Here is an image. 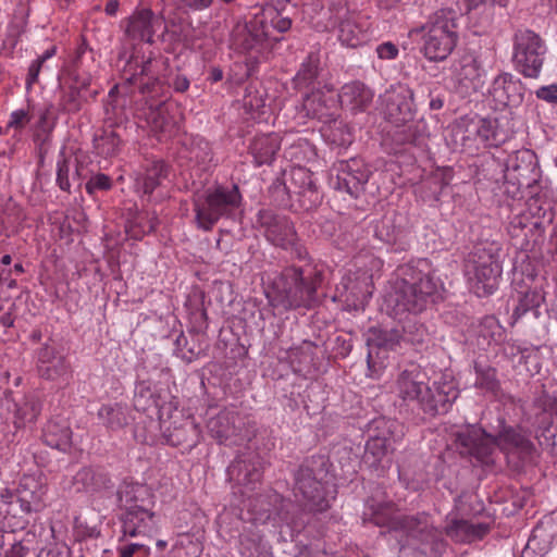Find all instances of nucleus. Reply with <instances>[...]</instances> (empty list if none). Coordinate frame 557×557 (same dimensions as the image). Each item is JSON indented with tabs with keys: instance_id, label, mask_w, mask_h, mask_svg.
I'll return each mask as SVG.
<instances>
[{
	"instance_id": "obj_1",
	"label": "nucleus",
	"mask_w": 557,
	"mask_h": 557,
	"mask_svg": "<svg viewBox=\"0 0 557 557\" xmlns=\"http://www.w3.org/2000/svg\"><path fill=\"white\" fill-rule=\"evenodd\" d=\"M323 272L311 263L285 268L274 282V302L285 310L311 309L319 304Z\"/></svg>"
},
{
	"instance_id": "obj_2",
	"label": "nucleus",
	"mask_w": 557,
	"mask_h": 557,
	"mask_svg": "<svg viewBox=\"0 0 557 557\" xmlns=\"http://www.w3.org/2000/svg\"><path fill=\"white\" fill-rule=\"evenodd\" d=\"M46 494L41 475L25 474L16 492L5 491L0 496V516L2 517V533H15L24 530L27 520L24 515L38 511L42 506Z\"/></svg>"
},
{
	"instance_id": "obj_3",
	"label": "nucleus",
	"mask_w": 557,
	"mask_h": 557,
	"mask_svg": "<svg viewBox=\"0 0 557 557\" xmlns=\"http://www.w3.org/2000/svg\"><path fill=\"white\" fill-rule=\"evenodd\" d=\"M242 194L236 184L216 185L194 198L196 226L209 232L222 219L234 220L242 206Z\"/></svg>"
},
{
	"instance_id": "obj_4",
	"label": "nucleus",
	"mask_w": 557,
	"mask_h": 557,
	"mask_svg": "<svg viewBox=\"0 0 557 557\" xmlns=\"http://www.w3.org/2000/svg\"><path fill=\"white\" fill-rule=\"evenodd\" d=\"M404 275L396 282L391 301L397 313H420L434 302L440 281L432 273H424L413 268H407Z\"/></svg>"
},
{
	"instance_id": "obj_5",
	"label": "nucleus",
	"mask_w": 557,
	"mask_h": 557,
	"mask_svg": "<svg viewBox=\"0 0 557 557\" xmlns=\"http://www.w3.org/2000/svg\"><path fill=\"white\" fill-rule=\"evenodd\" d=\"M329 468V459L318 455L305 459L294 473L295 495L304 498L310 511L323 512L330 508L326 497Z\"/></svg>"
},
{
	"instance_id": "obj_6",
	"label": "nucleus",
	"mask_w": 557,
	"mask_h": 557,
	"mask_svg": "<svg viewBox=\"0 0 557 557\" xmlns=\"http://www.w3.org/2000/svg\"><path fill=\"white\" fill-rule=\"evenodd\" d=\"M458 12L441 9L421 27L424 55L432 61L445 60L455 49L458 39Z\"/></svg>"
},
{
	"instance_id": "obj_7",
	"label": "nucleus",
	"mask_w": 557,
	"mask_h": 557,
	"mask_svg": "<svg viewBox=\"0 0 557 557\" xmlns=\"http://www.w3.org/2000/svg\"><path fill=\"white\" fill-rule=\"evenodd\" d=\"M413 90L406 85L391 86L383 95L385 119L396 127H405L396 139L398 144L419 145L421 133L412 124L416 116Z\"/></svg>"
},
{
	"instance_id": "obj_8",
	"label": "nucleus",
	"mask_w": 557,
	"mask_h": 557,
	"mask_svg": "<svg viewBox=\"0 0 557 557\" xmlns=\"http://www.w3.org/2000/svg\"><path fill=\"white\" fill-rule=\"evenodd\" d=\"M85 61L94 63L95 58L92 50L83 39L72 59L74 66L72 83L64 89L60 99V106L65 113H78L99 95V89L94 87L91 75L83 73Z\"/></svg>"
},
{
	"instance_id": "obj_9",
	"label": "nucleus",
	"mask_w": 557,
	"mask_h": 557,
	"mask_svg": "<svg viewBox=\"0 0 557 557\" xmlns=\"http://www.w3.org/2000/svg\"><path fill=\"white\" fill-rule=\"evenodd\" d=\"M547 53L541 36L531 29H518L513 35L512 63L515 69L528 78H537Z\"/></svg>"
},
{
	"instance_id": "obj_10",
	"label": "nucleus",
	"mask_w": 557,
	"mask_h": 557,
	"mask_svg": "<svg viewBox=\"0 0 557 557\" xmlns=\"http://www.w3.org/2000/svg\"><path fill=\"white\" fill-rule=\"evenodd\" d=\"M253 510L260 519L277 520L287 525L292 533H300L306 524V513L300 505L284 498L277 492H269L255 498Z\"/></svg>"
},
{
	"instance_id": "obj_11",
	"label": "nucleus",
	"mask_w": 557,
	"mask_h": 557,
	"mask_svg": "<svg viewBox=\"0 0 557 557\" xmlns=\"http://www.w3.org/2000/svg\"><path fill=\"white\" fill-rule=\"evenodd\" d=\"M541 169L535 153L529 149L510 154L505 164V180L517 188L529 189L531 198L540 194Z\"/></svg>"
},
{
	"instance_id": "obj_12",
	"label": "nucleus",
	"mask_w": 557,
	"mask_h": 557,
	"mask_svg": "<svg viewBox=\"0 0 557 557\" xmlns=\"http://www.w3.org/2000/svg\"><path fill=\"white\" fill-rule=\"evenodd\" d=\"M277 41L280 38L269 30L268 21L259 15L245 24H237L232 34V46L243 53H260Z\"/></svg>"
},
{
	"instance_id": "obj_13",
	"label": "nucleus",
	"mask_w": 557,
	"mask_h": 557,
	"mask_svg": "<svg viewBox=\"0 0 557 557\" xmlns=\"http://www.w3.org/2000/svg\"><path fill=\"white\" fill-rule=\"evenodd\" d=\"M456 444L460 455L475 459L479 463L490 466L495 462L497 441L483 429L472 425L456 433Z\"/></svg>"
},
{
	"instance_id": "obj_14",
	"label": "nucleus",
	"mask_w": 557,
	"mask_h": 557,
	"mask_svg": "<svg viewBox=\"0 0 557 557\" xmlns=\"http://www.w3.org/2000/svg\"><path fill=\"white\" fill-rule=\"evenodd\" d=\"M256 227L274 246L288 249L296 238V231L293 222L283 214L270 209H262L257 213Z\"/></svg>"
},
{
	"instance_id": "obj_15",
	"label": "nucleus",
	"mask_w": 557,
	"mask_h": 557,
	"mask_svg": "<svg viewBox=\"0 0 557 557\" xmlns=\"http://www.w3.org/2000/svg\"><path fill=\"white\" fill-rule=\"evenodd\" d=\"M336 170L335 188L347 193L352 198H358L364 190L371 171L360 158L339 160L334 165Z\"/></svg>"
},
{
	"instance_id": "obj_16",
	"label": "nucleus",
	"mask_w": 557,
	"mask_h": 557,
	"mask_svg": "<svg viewBox=\"0 0 557 557\" xmlns=\"http://www.w3.org/2000/svg\"><path fill=\"white\" fill-rule=\"evenodd\" d=\"M366 343L369 348L367 356L368 373L369 377H379L384 366L381 362H376L374 358L375 350H395L401 344V332L398 327L382 329L379 326H372L366 333Z\"/></svg>"
},
{
	"instance_id": "obj_17",
	"label": "nucleus",
	"mask_w": 557,
	"mask_h": 557,
	"mask_svg": "<svg viewBox=\"0 0 557 557\" xmlns=\"http://www.w3.org/2000/svg\"><path fill=\"white\" fill-rule=\"evenodd\" d=\"M458 395L459 391L453 382H433L425 385L416 404L425 414L435 417L446 413Z\"/></svg>"
},
{
	"instance_id": "obj_18",
	"label": "nucleus",
	"mask_w": 557,
	"mask_h": 557,
	"mask_svg": "<svg viewBox=\"0 0 557 557\" xmlns=\"http://www.w3.org/2000/svg\"><path fill=\"white\" fill-rule=\"evenodd\" d=\"M333 86L324 84L323 88H317L306 94L298 111L299 115L317 119L323 124L327 121H334L337 111V99L333 95Z\"/></svg>"
},
{
	"instance_id": "obj_19",
	"label": "nucleus",
	"mask_w": 557,
	"mask_h": 557,
	"mask_svg": "<svg viewBox=\"0 0 557 557\" xmlns=\"http://www.w3.org/2000/svg\"><path fill=\"white\" fill-rule=\"evenodd\" d=\"M162 29V36L166 33V25L161 15H156L150 9L136 11L127 22L125 33L133 40L153 44L154 34Z\"/></svg>"
},
{
	"instance_id": "obj_20",
	"label": "nucleus",
	"mask_w": 557,
	"mask_h": 557,
	"mask_svg": "<svg viewBox=\"0 0 557 557\" xmlns=\"http://www.w3.org/2000/svg\"><path fill=\"white\" fill-rule=\"evenodd\" d=\"M154 73V61L148 58L141 63L140 72L127 79L131 84L138 85L140 94L147 98L148 106L151 102H159L158 99L165 100L169 94L168 87L160 78L153 76Z\"/></svg>"
},
{
	"instance_id": "obj_21",
	"label": "nucleus",
	"mask_w": 557,
	"mask_h": 557,
	"mask_svg": "<svg viewBox=\"0 0 557 557\" xmlns=\"http://www.w3.org/2000/svg\"><path fill=\"white\" fill-rule=\"evenodd\" d=\"M120 521L123 536L151 537L157 530V516L150 507L123 511Z\"/></svg>"
},
{
	"instance_id": "obj_22",
	"label": "nucleus",
	"mask_w": 557,
	"mask_h": 557,
	"mask_svg": "<svg viewBox=\"0 0 557 557\" xmlns=\"http://www.w3.org/2000/svg\"><path fill=\"white\" fill-rule=\"evenodd\" d=\"M284 175L286 176V173ZM286 180L293 195L302 198V206L312 207L320 202L317 185L312 178V173L308 169L302 166L293 168Z\"/></svg>"
},
{
	"instance_id": "obj_23",
	"label": "nucleus",
	"mask_w": 557,
	"mask_h": 557,
	"mask_svg": "<svg viewBox=\"0 0 557 557\" xmlns=\"http://www.w3.org/2000/svg\"><path fill=\"white\" fill-rule=\"evenodd\" d=\"M426 384L425 373L412 364L399 373L396 381L397 394L406 403H416Z\"/></svg>"
},
{
	"instance_id": "obj_24",
	"label": "nucleus",
	"mask_w": 557,
	"mask_h": 557,
	"mask_svg": "<svg viewBox=\"0 0 557 557\" xmlns=\"http://www.w3.org/2000/svg\"><path fill=\"white\" fill-rule=\"evenodd\" d=\"M116 496L123 511L148 508L152 504L150 490L139 483L124 482L119 486Z\"/></svg>"
},
{
	"instance_id": "obj_25",
	"label": "nucleus",
	"mask_w": 557,
	"mask_h": 557,
	"mask_svg": "<svg viewBox=\"0 0 557 557\" xmlns=\"http://www.w3.org/2000/svg\"><path fill=\"white\" fill-rule=\"evenodd\" d=\"M239 422L240 418L237 412L224 409L208 420L207 429L219 443H224L238 434Z\"/></svg>"
},
{
	"instance_id": "obj_26",
	"label": "nucleus",
	"mask_w": 557,
	"mask_h": 557,
	"mask_svg": "<svg viewBox=\"0 0 557 557\" xmlns=\"http://www.w3.org/2000/svg\"><path fill=\"white\" fill-rule=\"evenodd\" d=\"M322 67L317 53H309L293 78L294 88L298 90L323 88Z\"/></svg>"
},
{
	"instance_id": "obj_27",
	"label": "nucleus",
	"mask_w": 557,
	"mask_h": 557,
	"mask_svg": "<svg viewBox=\"0 0 557 557\" xmlns=\"http://www.w3.org/2000/svg\"><path fill=\"white\" fill-rule=\"evenodd\" d=\"M494 97L504 106L518 107L523 101V85L509 73L500 74L494 81Z\"/></svg>"
},
{
	"instance_id": "obj_28",
	"label": "nucleus",
	"mask_w": 557,
	"mask_h": 557,
	"mask_svg": "<svg viewBox=\"0 0 557 557\" xmlns=\"http://www.w3.org/2000/svg\"><path fill=\"white\" fill-rule=\"evenodd\" d=\"M77 491L101 492L113 487L110 475L101 468L84 467L73 478Z\"/></svg>"
},
{
	"instance_id": "obj_29",
	"label": "nucleus",
	"mask_w": 557,
	"mask_h": 557,
	"mask_svg": "<svg viewBox=\"0 0 557 557\" xmlns=\"http://www.w3.org/2000/svg\"><path fill=\"white\" fill-rule=\"evenodd\" d=\"M338 39L349 48H357L368 39V24L356 13L338 23Z\"/></svg>"
},
{
	"instance_id": "obj_30",
	"label": "nucleus",
	"mask_w": 557,
	"mask_h": 557,
	"mask_svg": "<svg viewBox=\"0 0 557 557\" xmlns=\"http://www.w3.org/2000/svg\"><path fill=\"white\" fill-rule=\"evenodd\" d=\"M342 106L349 107L352 111L366 110L373 99V92L361 82H351L342 87L337 96Z\"/></svg>"
},
{
	"instance_id": "obj_31",
	"label": "nucleus",
	"mask_w": 557,
	"mask_h": 557,
	"mask_svg": "<svg viewBox=\"0 0 557 557\" xmlns=\"http://www.w3.org/2000/svg\"><path fill=\"white\" fill-rule=\"evenodd\" d=\"M44 443L62 451H66L71 447L72 431L66 420L51 419L47 422L42 432Z\"/></svg>"
},
{
	"instance_id": "obj_32",
	"label": "nucleus",
	"mask_w": 557,
	"mask_h": 557,
	"mask_svg": "<svg viewBox=\"0 0 557 557\" xmlns=\"http://www.w3.org/2000/svg\"><path fill=\"white\" fill-rule=\"evenodd\" d=\"M490 528L485 523H471L468 520H451L445 527V533L455 542H471L476 539H482Z\"/></svg>"
},
{
	"instance_id": "obj_33",
	"label": "nucleus",
	"mask_w": 557,
	"mask_h": 557,
	"mask_svg": "<svg viewBox=\"0 0 557 557\" xmlns=\"http://www.w3.org/2000/svg\"><path fill=\"white\" fill-rule=\"evenodd\" d=\"M475 132L486 146L497 147L509 138L508 132L499 125L498 119H479L475 123Z\"/></svg>"
},
{
	"instance_id": "obj_34",
	"label": "nucleus",
	"mask_w": 557,
	"mask_h": 557,
	"mask_svg": "<svg viewBox=\"0 0 557 557\" xmlns=\"http://www.w3.org/2000/svg\"><path fill=\"white\" fill-rule=\"evenodd\" d=\"M249 148L258 165L268 164L280 149V140L275 134L262 135L256 137Z\"/></svg>"
},
{
	"instance_id": "obj_35",
	"label": "nucleus",
	"mask_w": 557,
	"mask_h": 557,
	"mask_svg": "<svg viewBox=\"0 0 557 557\" xmlns=\"http://www.w3.org/2000/svg\"><path fill=\"white\" fill-rule=\"evenodd\" d=\"M499 249L493 245H476L470 252L467 260V272L471 273L472 270L490 268V265L500 264L498 260Z\"/></svg>"
},
{
	"instance_id": "obj_36",
	"label": "nucleus",
	"mask_w": 557,
	"mask_h": 557,
	"mask_svg": "<svg viewBox=\"0 0 557 557\" xmlns=\"http://www.w3.org/2000/svg\"><path fill=\"white\" fill-rule=\"evenodd\" d=\"M499 440L506 445L508 450L512 454L519 455L523 461L532 459V455L534 453L533 443L516 432L513 429H505L500 433Z\"/></svg>"
},
{
	"instance_id": "obj_37",
	"label": "nucleus",
	"mask_w": 557,
	"mask_h": 557,
	"mask_svg": "<svg viewBox=\"0 0 557 557\" xmlns=\"http://www.w3.org/2000/svg\"><path fill=\"white\" fill-rule=\"evenodd\" d=\"M471 273L475 280V293L479 296H486L497 288L502 275V265L494 264L490 268L472 270Z\"/></svg>"
},
{
	"instance_id": "obj_38",
	"label": "nucleus",
	"mask_w": 557,
	"mask_h": 557,
	"mask_svg": "<svg viewBox=\"0 0 557 557\" xmlns=\"http://www.w3.org/2000/svg\"><path fill=\"white\" fill-rule=\"evenodd\" d=\"M98 418L108 429L120 430L128 423L127 406L120 403L102 405Z\"/></svg>"
},
{
	"instance_id": "obj_39",
	"label": "nucleus",
	"mask_w": 557,
	"mask_h": 557,
	"mask_svg": "<svg viewBox=\"0 0 557 557\" xmlns=\"http://www.w3.org/2000/svg\"><path fill=\"white\" fill-rule=\"evenodd\" d=\"M395 512V505L392 502L372 504L369 506L368 511L363 513V520L370 521L377 527H388L393 530L394 522L398 520Z\"/></svg>"
},
{
	"instance_id": "obj_40",
	"label": "nucleus",
	"mask_w": 557,
	"mask_h": 557,
	"mask_svg": "<svg viewBox=\"0 0 557 557\" xmlns=\"http://www.w3.org/2000/svg\"><path fill=\"white\" fill-rule=\"evenodd\" d=\"M41 411L40 403L33 396L24 397L21 403L15 404L14 424L23 428L36 421Z\"/></svg>"
},
{
	"instance_id": "obj_41",
	"label": "nucleus",
	"mask_w": 557,
	"mask_h": 557,
	"mask_svg": "<svg viewBox=\"0 0 557 557\" xmlns=\"http://www.w3.org/2000/svg\"><path fill=\"white\" fill-rule=\"evenodd\" d=\"M474 371L476 375L474 386L493 395H497L500 391V382L497 379L496 369L488 364H482L481 362L475 361Z\"/></svg>"
},
{
	"instance_id": "obj_42",
	"label": "nucleus",
	"mask_w": 557,
	"mask_h": 557,
	"mask_svg": "<svg viewBox=\"0 0 557 557\" xmlns=\"http://www.w3.org/2000/svg\"><path fill=\"white\" fill-rule=\"evenodd\" d=\"M322 133L332 144L339 147H345L352 143V135L349 128L342 120H338L337 114L334 115V121L324 123Z\"/></svg>"
},
{
	"instance_id": "obj_43",
	"label": "nucleus",
	"mask_w": 557,
	"mask_h": 557,
	"mask_svg": "<svg viewBox=\"0 0 557 557\" xmlns=\"http://www.w3.org/2000/svg\"><path fill=\"white\" fill-rule=\"evenodd\" d=\"M115 124H109L102 135L96 139V148L100 154L106 157L115 156L122 146L121 134L114 128Z\"/></svg>"
},
{
	"instance_id": "obj_44",
	"label": "nucleus",
	"mask_w": 557,
	"mask_h": 557,
	"mask_svg": "<svg viewBox=\"0 0 557 557\" xmlns=\"http://www.w3.org/2000/svg\"><path fill=\"white\" fill-rule=\"evenodd\" d=\"M166 176V165L162 161L153 162L147 169L146 174L137 181V188L141 189L145 195H151L160 185L161 178Z\"/></svg>"
},
{
	"instance_id": "obj_45",
	"label": "nucleus",
	"mask_w": 557,
	"mask_h": 557,
	"mask_svg": "<svg viewBox=\"0 0 557 557\" xmlns=\"http://www.w3.org/2000/svg\"><path fill=\"white\" fill-rule=\"evenodd\" d=\"M425 529L426 522L414 516L398 517V520L393 524V531H401L407 536L416 540H422Z\"/></svg>"
},
{
	"instance_id": "obj_46",
	"label": "nucleus",
	"mask_w": 557,
	"mask_h": 557,
	"mask_svg": "<svg viewBox=\"0 0 557 557\" xmlns=\"http://www.w3.org/2000/svg\"><path fill=\"white\" fill-rule=\"evenodd\" d=\"M401 332V343L411 345H422L429 338L428 329L416 319H409L399 329Z\"/></svg>"
},
{
	"instance_id": "obj_47",
	"label": "nucleus",
	"mask_w": 557,
	"mask_h": 557,
	"mask_svg": "<svg viewBox=\"0 0 557 557\" xmlns=\"http://www.w3.org/2000/svg\"><path fill=\"white\" fill-rule=\"evenodd\" d=\"M394 440L384 435L372 436L366 444V457L371 455L373 462H380L389 451L394 449Z\"/></svg>"
},
{
	"instance_id": "obj_48",
	"label": "nucleus",
	"mask_w": 557,
	"mask_h": 557,
	"mask_svg": "<svg viewBox=\"0 0 557 557\" xmlns=\"http://www.w3.org/2000/svg\"><path fill=\"white\" fill-rule=\"evenodd\" d=\"M543 299V296L539 292L531 290L524 293L519 298V302L513 310L512 318L518 320L529 311H532L536 318L539 315L537 308L540 307Z\"/></svg>"
},
{
	"instance_id": "obj_49",
	"label": "nucleus",
	"mask_w": 557,
	"mask_h": 557,
	"mask_svg": "<svg viewBox=\"0 0 557 557\" xmlns=\"http://www.w3.org/2000/svg\"><path fill=\"white\" fill-rule=\"evenodd\" d=\"M146 120L151 125L152 131L164 132L168 125V119L165 116V100L149 103Z\"/></svg>"
},
{
	"instance_id": "obj_50",
	"label": "nucleus",
	"mask_w": 557,
	"mask_h": 557,
	"mask_svg": "<svg viewBox=\"0 0 557 557\" xmlns=\"http://www.w3.org/2000/svg\"><path fill=\"white\" fill-rule=\"evenodd\" d=\"M160 397L156 396L149 385L141 383L135 393V407L137 409L147 410L150 407H159Z\"/></svg>"
},
{
	"instance_id": "obj_51",
	"label": "nucleus",
	"mask_w": 557,
	"mask_h": 557,
	"mask_svg": "<svg viewBox=\"0 0 557 557\" xmlns=\"http://www.w3.org/2000/svg\"><path fill=\"white\" fill-rule=\"evenodd\" d=\"M259 17H264L268 21L269 30H276L278 33L287 32L292 26V20L283 16L277 10L271 8L263 11Z\"/></svg>"
},
{
	"instance_id": "obj_52",
	"label": "nucleus",
	"mask_w": 557,
	"mask_h": 557,
	"mask_svg": "<svg viewBox=\"0 0 557 557\" xmlns=\"http://www.w3.org/2000/svg\"><path fill=\"white\" fill-rule=\"evenodd\" d=\"M228 473L231 476L237 473L236 480L239 483L257 482L261 478L260 472L256 468L250 470L248 465L244 460L236 461L232 466H230Z\"/></svg>"
},
{
	"instance_id": "obj_53",
	"label": "nucleus",
	"mask_w": 557,
	"mask_h": 557,
	"mask_svg": "<svg viewBox=\"0 0 557 557\" xmlns=\"http://www.w3.org/2000/svg\"><path fill=\"white\" fill-rule=\"evenodd\" d=\"M459 76L460 79L469 81L475 87L481 78L480 65L476 59L472 57L463 58L461 60Z\"/></svg>"
},
{
	"instance_id": "obj_54",
	"label": "nucleus",
	"mask_w": 557,
	"mask_h": 557,
	"mask_svg": "<svg viewBox=\"0 0 557 557\" xmlns=\"http://www.w3.org/2000/svg\"><path fill=\"white\" fill-rule=\"evenodd\" d=\"M55 52L57 47L52 46L51 48L47 49L42 55L38 57L35 61L32 62V64L28 67V74L26 77L27 88H30L32 85H34L37 82L42 64L48 59L52 58L55 54Z\"/></svg>"
},
{
	"instance_id": "obj_55",
	"label": "nucleus",
	"mask_w": 557,
	"mask_h": 557,
	"mask_svg": "<svg viewBox=\"0 0 557 557\" xmlns=\"http://www.w3.org/2000/svg\"><path fill=\"white\" fill-rule=\"evenodd\" d=\"M55 52L57 47L52 46L51 48L47 49L42 55L38 57L35 61L32 62V64L28 67V74L26 77L27 88H30L32 85H34L37 82L42 64L48 59L52 58L55 54Z\"/></svg>"
},
{
	"instance_id": "obj_56",
	"label": "nucleus",
	"mask_w": 557,
	"mask_h": 557,
	"mask_svg": "<svg viewBox=\"0 0 557 557\" xmlns=\"http://www.w3.org/2000/svg\"><path fill=\"white\" fill-rule=\"evenodd\" d=\"M66 362L62 356L57 357L46 366H38V372L41 377L47 380H54L66 372Z\"/></svg>"
},
{
	"instance_id": "obj_57",
	"label": "nucleus",
	"mask_w": 557,
	"mask_h": 557,
	"mask_svg": "<svg viewBox=\"0 0 557 557\" xmlns=\"http://www.w3.org/2000/svg\"><path fill=\"white\" fill-rule=\"evenodd\" d=\"M327 8L334 24L356 14L355 11L349 10L347 0H329Z\"/></svg>"
},
{
	"instance_id": "obj_58",
	"label": "nucleus",
	"mask_w": 557,
	"mask_h": 557,
	"mask_svg": "<svg viewBox=\"0 0 557 557\" xmlns=\"http://www.w3.org/2000/svg\"><path fill=\"white\" fill-rule=\"evenodd\" d=\"M70 173V159H67L63 152L60 154V159L57 163V184L64 190L70 191L71 183L69 178Z\"/></svg>"
},
{
	"instance_id": "obj_59",
	"label": "nucleus",
	"mask_w": 557,
	"mask_h": 557,
	"mask_svg": "<svg viewBox=\"0 0 557 557\" xmlns=\"http://www.w3.org/2000/svg\"><path fill=\"white\" fill-rule=\"evenodd\" d=\"M176 354L183 360L190 363L199 356V349H196L195 345L188 347V341L185 335L181 334L175 341Z\"/></svg>"
},
{
	"instance_id": "obj_60",
	"label": "nucleus",
	"mask_w": 557,
	"mask_h": 557,
	"mask_svg": "<svg viewBox=\"0 0 557 557\" xmlns=\"http://www.w3.org/2000/svg\"><path fill=\"white\" fill-rule=\"evenodd\" d=\"M191 158L198 163L206 164L212 161V151L210 145L205 139H199L195 143L190 150Z\"/></svg>"
},
{
	"instance_id": "obj_61",
	"label": "nucleus",
	"mask_w": 557,
	"mask_h": 557,
	"mask_svg": "<svg viewBox=\"0 0 557 557\" xmlns=\"http://www.w3.org/2000/svg\"><path fill=\"white\" fill-rule=\"evenodd\" d=\"M119 557H149L150 548L145 543H132L117 548Z\"/></svg>"
},
{
	"instance_id": "obj_62",
	"label": "nucleus",
	"mask_w": 557,
	"mask_h": 557,
	"mask_svg": "<svg viewBox=\"0 0 557 557\" xmlns=\"http://www.w3.org/2000/svg\"><path fill=\"white\" fill-rule=\"evenodd\" d=\"M111 186V178L103 173H98L86 183L85 188L89 195H92L96 190H108Z\"/></svg>"
},
{
	"instance_id": "obj_63",
	"label": "nucleus",
	"mask_w": 557,
	"mask_h": 557,
	"mask_svg": "<svg viewBox=\"0 0 557 557\" xmlns=\"http://www.w3.org/2000/svg\"><path fill=\"white\" fill-rule=\"evenodd\" d=\"M270 191L274 197L275 201H277L281 205L285 203L286 200L293 196L287 180H284L282 182L277 180L276 182H274L270 187Z\"/></svg>"
},
{
	"instance_id": "obj_64",
	"label": "nucleus",
	"mask_w": 557,
	"mask_h": 557,
	"mask_svg": "<svg viewBox=\"0 0 557 557\" xmlns=\"http://www.w3.org/2000/svg\"><path fill=\"white\" fill-rule=\"evenodd\" d=\"M535 95L539 99L552 104H557V84L540 87Z\"/></svg>"
}]
</instances>
